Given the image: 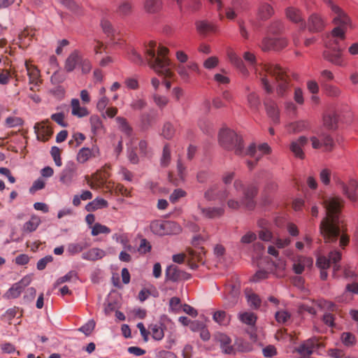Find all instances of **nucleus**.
Instances as JSON below:
<instances>
[{
    "label": "nucleus",
    "instance_id": "nucleus-1",
    "mask_svg": "<svg viewBox=\"0 0 358 358\" xmlns=\"http://www.w3.org/2000/svg\"><path fill=\"white\" fill-rule=\"evenodd\" d=\"M257 194V188L254 185L245 187L242 180L236 179L232 187L210 186L205 192L204 198L208 201H225L231 210H238L243 206L250 210L255 207Z\"/></svg>",
    "mask_w": 358,
    "mask_h": 358
},
{
    "label": "nucleus",
    "instance_id": "nucleus-2",
    "mask_svg": "<svg viewBox=\"0 0 358 358\" xmlns=\"http://www.w3.org/2000/svg\"><path fill=\"white\" fill-rule=\"evenodd\" d=\"M326 216L320 225V231L326 243L336 242L340 236V245L345 247L350 241L345 234V228L340 215L344 205V200L339 196H329L323 199Z\"/></svg>",
    "mask_w": 358,
    "mask_h": 358
},
{
    "label": "nucleus",
    "instance_id": "nucleus-3",
    "mask_svg": "<svg viewBox=\"0 0 358 358\" xmlns=\"http://www.w3.org/2000/svg\"><path fill=\"white\" fill-rule=\"evenodd\" d=\"M257 78L267 94L273 92V86L271 79L275 80V92L280 98H285L291 89V79L285 69L276 64H259L255 68Z\"/></svg>",
    "mask_w": 358,
    "mask_h": 358
},
{
    "label": "nucleus",
    "instance_id": "nucleus-4",
    "mask_svg": "<svg viewBox=\"0 0 358 358\" xmlns=\"http://www.w3.org/2000/svg\"><path fill=\"white\" fill-rule=\"evenodd\" d=\"M324 1L330 6L334 14L333 23L335 24V27L331 31V35L327 36L325 41V47L327 49V50H343V48L338 45V39L344 40L345 38V32L350 26V20L346 13L338 6L334 5L331 0Z\"/></svg>",
    "mask_w": 358,
    "mask_h": 358
},
{
    "label": "nucleus",
    "instance_id": "nucleus-5",
    "mask_svg": "<svg viewBox=\"0 0 358 358\" xmlns=\"http://www.w3.org/2000/svg\"><path fill=\"white\" fill-rule=\"evenodd\" d=\"M157 43L155 41H150L148 46L145 48V58L151 69H152L158 75L166 78H171L173 72L170 68L171 62L166 57L168 48L159 46L156 55L155 48Z\"/></svg>",
    "mask_w": 358,
    "mask_h": 358
},
{
    "label": "nucleus",
    "instance_id": "nucleus-6",
    "mask_svg": "<svg viewBox=\"0 0 358 358\" xmlns=\"http://www.w3.org/2000/svg\"><path fill=\"white\" fill-rule=\"evenodd\" d=\"M219 141L223 148L229 150H234L236 155L255 157L256 152L255 143H251L245 150L242 138L233 130L222 129L219 134Z\"/></svg>",
    "mask_w": 358,
    "mask_h": 358
},
{
    "label": "nucleus",
    "instance_id": "nucleus-7",
    "mask_svg": "<svg viewBox=\"0 0 358 358\" xmlns=\"http://www.w3.org/2000/svg\"><path fill=\"white\" fill-rule=\"evenodd\" d=\"M205 251L203 248L196 249H189L185 253H180L173 255L172 259L178 264L183 263L187 261L191 268H197L198 262H203Z\"/></svg>",
    "mask_w": 358,
    "mask_h": 358
},
{
    "label": "nucleus",
    "instance_id": "nucleus-8",
    "mask_svg": "<svg viewBox=\"0 0 358 358\" xmlns=\"http://www.w3.org/2000/svg\"><path fill=\"white\" fill-rule=\"evenodd\" d=\"M341 259V253L338 250H333L329 252L328 257L320 256L317 259L316 264L321 268L320 278L322 280H326L328 274L326 269L330 266L331 264H334V275L337 271L341 268L340 265L338 262Z\"/></svg>",
    "mask_w": 358,
    "mask_h": 358
},
{
    "label": "nucleus",
    "instance_id": "nucleus-9",
    "mask_svg": "<svg viewBox=\"0 0 358 358\" xmlns=\"http://www.w3.org/2000/svg\"><path fill=\"white\" fill-rule=\"evenodd\" d=\"M76 164L71 162H68L60 173V182L66 186L71 185L76 177Z\"/></svg>",
    "mask_w": 358,
    "mask_h": 358
},
{
    "label": "nucleus",
    "instance_id": "nucleus-10",
    "mask_svg": "<svg viewBox=\"0 0 358 358\" xmlns=\"http://www.w3.org/2000/svg\"><path fill=\"white\" fill-rule=\"evenodd\" d=\"M338 184L342 189L343 194L351 201L355 202L358 201V196L356 192L358 185L356 180L351 179L348 181V184L338 181Z\"/></svg>",
    "mask_w": 358,
    "mask_h": 358
},
{
    "label": "nucleus",
    "instance_id": "nucleus-11",
    "mask_svg": "<svg viewBox=\"0 0 358 358\" xmlns=\"http://www.w3.org/2000/svg\"><path fill=\"white\" fill-rule=\"evenodd\" d=\"M31 280L32 278L31 275L24 276L20 281L13 285V286L8 290L6 292L7 296L11 299L18 297L22 290L31 283Z\"/></svg>",
    "mask_w": 358,
    "mask_h": 358
},
{
    "label": "nucleus",
    "instance_id": "nucleus-12",
    "mask_svg": "<svg viewBox=\"0 0 358 358\" xmlns=\"http://www.w3.org/2000/svg\"><path fill=\"white\" fill-rule=\"evenodd\" d=\"M48 120L35 124L34 129L37 134V138L43 141H48L53 134Z\"/></svg>",
    "mask_w": 358,
    "mask_h": 358
},
{
    "label": "nucleus",
    "instance_id": "nucleus-13",
    "mask_svg": "<svg viewBox=\"0 0 358 358\" xmlns=\"http://www.w3.org/2000/svg\"><path fill=\"white\" fill-rule=\"evenodd\" d=\"M100 155L99 148L96 145H93L92 148H81L76 157L77 161L80 164H84L91 158L98 157Z\"/></svg>",
    "mask_w": 358,
    "mask_h": 358
},
{
    "label": "nucleus",
    "instance_id": "nucleus-14",
    "mask_svg": "<svg viewBox=\"0 0 358 358\" xmlns=\"http://www.w3.org/2000/svg\"><path fill=\"white\" fill-rule=\"evenodd\" d=\"M308 139L307 137L301 136L299 138L291 142L289 149L296 157L301 159H303L305 157L303 148L308 143Z\"/></svg>",
    "mask_w": 358,
    "mask_h": 358
},
{
    "label": "nucleus",
    "instance_id": "nucleus-15",
    "mask_svg": "<svg viewBox=\"0 0 358 358\" xmlns=\"http://www.w3.org/2000/svg\"><path fill=\"white\" fill-rule=\"evenodd\" d=\"M264 106L266 113L272 121L277 124L280 120V110L275 101L271 98H266L264 100Z\"/></svg>",
    "mask_w": 358,
    "mask_h": 358
},
{
    "label": "nucleus",
    "instance_id": "nucleus-16",
    "mask_svg": "<svg viewBox=\"0 0 358 358\" xmlns=\"http://www.w3.org/2000/svg\"><path fill=\"white\" fill-rule=\"evenodd\" d=\"M320 344L316 338H310L304 341L296 349V351L303 357L309 356L320 348Z\"/></svg>",
    "mask_w": 358,
    "mask_h": 358
},
{
    "label": "nucleus",
    "instance_id": "nucleus-17",
    "mask_svg": "<svg viewBox=\"0 0 358 358\" xmlns=\"http://www.w3.org/2000/svg\"><path fill=\"white\" fill-rule=\"evenodd\" d=\"M227 57L230 62L234 64L244 76H248L249 71L243 64V60L238 57L235 52L229 50L227 52Z\"/></svg>",
    "mask_w": 358,
    "mask_h": 358
},
{
    "label": "nucleus",
    "instance_id": "nucleus-18",
    "mask_svg": "<svg viewBox=\"0 0 358 358\" xmlns=\"http://www.w3.org/2000/svg\"><path fill=\"white\" fill-rule=\"evenodd\" d=\"M216 340L220 343V348L224 354L232 355L235 353L234 347L231 345V338L224 334H218Z\"/></svg>",
    "mask_w": 358,
    "mask_h": 358
},
{
    "label": "nucleus",
    "instance_id": "nucleus-19",
    "mask_svg": "<svg viewBox=\"0 0 358 358\" xmlns=\"http://www.w3.org/2000/svg\"><path fill=\"white\" fill-rule=\"evenodd\" d=\"M24 65L29 76V83L38 85L41 83L40 71L36 66L30 64L29 61H26Z\"/></svg>",
    "mask_w": 358,
    "mask_h": 358
},
{
    "label": "nucleus",
    "instance_id": "nucleus-20",
    "mask_svg": "<svg viewBox=\"0 0 358 358\" xmlns=\"http://www.w3.org/2000/svg\"><path fill=\"white\" fill-rule=\"evenodd\" d=\"M243 7L242 0H232L229 6L225 8V15L228 20H234L237 13L241 12Z\"/></svg>",
    "mask_w": 358,
    "mask_h": 358
},
{
    "label": "nucleus",
    "instance_id": "nucleus-21",
    "mask_svg": "<svg viewBox=\"0 0 358 358\" xmlns=\"http://www.w3.org/2000/svg\"><path fill=\"white\" fill-rule=\"evenodd\" d=\"M199 208L202 215L208 219L220 217L224 213V208L223 207L202 208L199 206Z\"/></svg>",
    "mask_w": 358,
    "mask_h": 358
},
{
    "label": "nucleus",
    "instance_id": "nucleus-22",
    "mask_svg": "<svg viewBox=\"0 0 358 358\" xmlns=\"http://www.w3.org/2000/svg\"><path fill=\"white\" fill-rule=\"evenodd\" d=\"M313 260L311 258L299 256L293 264V270L296 274H301L306 266H311Z\"/></svg>",
    "mask_w": 358,
    "mask_h": 358
},
{
    "label": "nucleus",
    "instance_id": "nucleus-23",
    "mask_svg": "<svg viewBox=\"0 0 358 358\" xmlns=\"http://www.w3.org/2000/svg\"><path fill=\"white\" fill-rule=\"evenodd\" d=\"M324 20L318 15L313 14L308 20V29L310 31H320L325 27Z\"/></svg>",
    "mask_w": 358,
    "mask_h": 358
},
{
    "label": "nucleus",
    "instance_id": "nucleus-24",
    "mask_svg": "<svg viewBox=\"0 0 358 358\" xmlns=\"http://www.w3.org/2000/svg\"><path fill=\"white\" fill-rule=\"evenodd\" d=\"M80 59H81V53L77 50H74L66 59L65 70L68 72L73 71L79 64Z\"/></svg>",
    "mask_w": 358,
    "mask_h": 358
},
{
    "label": "nucleus",
    "instance_id": "nucleus-25",
    "mask_svg": "<svg viewBox=\"0 0 358 358\" xmlns=\"http://www.w3.org/2000/svg\"><path fill=\"white\" fill-rule=\"evenodd\" d=\"M71 114L79 118L87 116L90 113L86 107L80 106L78 99H73L71 101Z\"/></svg>",
    "mask_w": 358,
    "mask_h": 358
},
{
    "label": "nucleus",
    "instance_id": "nucleus-26",
    "mask_svg": "<svg viewBox=\"0 0 358 358\" xmlns=\"http://www.w3.org/2000/svg\"><path fill=\"white\" fill-rule=\"evenodd\" d=\"M133 13V3L129 1H121L115 10V13L122 18L131 15Z\"/></svg>",
    "mask_w": 358,
    "mask_h": 358
},
{
    "label": "nucleus",
    "instance_id": "nucleus-27",
    "mask_svg": "<svg viewBox=\"0 0 358 358\" xmlns=\"http://www.w3.org/2000/svg\"><path fill=\"white\" fill-rule=\"evenodd\" d=\"M106 252L98 248H93L82 254V258L88 261H96L102 259Z\"/></svg>",
    "mask_w": 358,
    "mask_h": 358
},
{
    "label": "nucleus",
    "instance_id": "nucleus-28",
    "mask_svg": "<svg viewBox=\"0 0 358 358\" xmlns=\"http://www.w3.org/2000/svg\"><path fill=\"white\" fill-rule=\"evenodd\" d=\"M287 18L295 23H300L302 29H305L306 23L301 16V12L294 8H288L286 10Z\"/></svg>",
    "mask_w": 358,
    "mask_h": 358
},
{
    "label": "nucleus",
    "instance_id": "nucleus-29",
    "mask_svg": "<svg viewBox=\"0 0 358 358\" xmlns=\"http://www.w3.org/2000/svg\"><path fill=\"white\" fill-rule=\"evenodd\" d=\"M196 26L197 31L202 34L218 31V27L215 24L209 23L207 21H198L196 23Z\"/></svg>",
    "mask_w": 358,
    "mask_h": 358
},
{
    "label": "nucleus",
    "instance_id": "nucleus-30",
    "mask_svg": "<svg viewBox=\"0 0 358 358\" xmlns=\"http://www.w3.org/2000/svg\"><path fill=\"white\" fill-rule=\"evenodd\" d=\"M341 52L342 50L338 51H332V50H325L323 52L324 58L329 61V62L341 66L343 63V59L341 57Z\"/></svg>",
    "mask_w": 358,
    "mask_h": 358
},
{
    "label": "nucleus",
    "instance_id": "nucleus-31",
    "mask_svg": "<svg viewBox=\"0 0 358 358\" xmlns=\"http://www.w3.org/2000/svg\"><path fill=\"white\" fill-rule=\"evenodd\" d=\"M338 120L339 117L336 113H327L323 117L324 125L329 129L334 130L338 127Z\"/></svg>",
    "mask_w": 358,
    "mask_h": 358
},
{
    "label": "nucleus",
    "instance_id": "nucleus-32",
    "mask_svg": "<svg viewBox=\"0 0 358 358\" xmlns=\"http://www.w3.org/2000/svg\"><path fill=\"white\" fill-rule=\"evenodd\" d=\"M162 6L161 0H145L143 8L146 13L154 14L159 12Z\"/></svg>",
    "mask_w": 358,
    "mask_h": 358
},
{
    "label": "nucleus",
    "instance_id": "nucleus-33",
    "mask_svg": "<svg viewBox=\"0 0 358 358\" xmlns=\"http://www.w3.org/2000/svg\"><path fill=\"white\" fill-rule=\"evenodd\" d=\"M273 14L272 6L267 3H262L258 8V17L261 20L268 19Z\"/></svg>",
    "mask_w": 358,
    "mask_h": 358
},
{
    "label": "nucleus",
    "instance_id": "nucleus-34",
    "mask_svg": "<svg viewBox=\"0 0 358 358\" xmlns=\"http://www.w3.org/2000/svg\"><path fill=\"white\" fill-rule=\"evenodd\" d=\"M150 227L152 232L156 235H166V221L154 220L150 223Z\"/></svg>",
    "mask_w": 358,
    "mask_h": 358
},
{
    "label": "nucleus",
    "instance_id": "nucleus-35",
    "mask_svg": "<svg viewBox=\"0 0 358 358\" xmlns=\"http://www.w3.org/2000/svg\"><path fill=\"white\" fill-rule=\"evenodd\" d=\"M247 103L252 110L257 112L260 106L259 95L255 92H249L247 95Z\"/></svg>",
    "mask_w": 358,
    "mask_h": 358
},
{
    "label": "nucleus",
    "instance_id": "nucleus-36",
    "mask_svg": "<svg viewBox=\"0 0 358 358\" xmlns=\"http://www.w3.org/2000/svg\"><path fill=\"white\" fill-rule=\"evenodd\" d=\"M88 247L85 241H80L78 243H71L68 244L66 251L71 255H74L83 251Z\"/></svg>",
    "mask_w": 358,
    "mask_h": 358
},
{
    "label": "nucleus",
    "instance_id": "nucleus-37",
    "mask_svg": "<svg viewBox=\"0 0 358 358\" xmlns=\"http://www.w3.org/2000/svg\"><path fill=\"white\" fill-rule=\"evenodd\" d=\"M238 318L242 323L249 326H255L257 322V316L252 312L239 313Z\"/></svg>",
    "mask_w": 358,
    "mask_h": 358
},
{
    "label": "nucleus",
    "instance_id": "nucleus-38",
    "mask_svg": "<svg viewBox=\"0 0 358 358\" xmlns=\"http://www.w3.org/2000/svg\"><path fill=\"white\" fill-rule=\"evenodd\" d=\"M91 131L94 135H97L103 129V125L101 118L97 115H93L90 118Z\"/></svg>",
    "mask_w": 358,
    "mask_h": 358
},
{
    "label": "nucleus",
    "instance_id": "nucleus-39",
    "mask_svg": "<svg viewBox=\"0 0 358 358\" xmlns=\"http://www.w3.org/2000/svg\"><path fill=\"white\" fill-rule=\"evenodd\" d=\"M108 206V202L106 200L101 198H96L92 201L88 203L85 207L87 211L92 212L96 210L106 208Z\"/></svg>",
    "mask_w": 358,
    "mask_h": 358
},
{
    "label": "nucleus",
    "instance_id": "nucleus-40",
    "mask_svg": "<svg viewBox=\"0 0 358 358\" xmlns=\"http://www.w3.org/2000/svg\"><path fill=\"white\" fill-rule=\"evenodd\" d=\"M181 277V272L175 265H171L166 269V278L167 280L176 282Z\"/></svg>",
    "mask_w": 358,
    "mask_h": 358
},
{
    "label": "nucleus",
    "instance_id": "nucleus-41",
    "mask_svg": "<svg viewBox=\"0 0 358 358\" xmlns=\"http://www.w3.org/2000/svg\"><path fill=\"white\" fill-rule=\"evenodd\" d=\"M115 120L118 124L119 129L122 132H124V134H126L128 136L131 134L132 128L129 124L126 118L122 117H117Z\"/></svg>",
    "mask_w": 358,
    "mask_h": 358
},
{
    "label": "nucleus",
    "instance_id": "nucleus-42",
    "mask_svg": "<svg viewBox=\"0 0 358 358\" xmlns=\"http://www.w3.org/2000/svg\"><path fill=\"white\" fill-rule=\"evenodd\" d=\"M213 320L221 325H227L229 322V317L223 310L216 311L213 315Z\"/></svg>",
    "mask_w": 358,
    "mask_h": 358
},
{
    "label": "nucleus",
    "instance_id": "nucleus-43",
    "mask_svg": "<svg viewBox=\"0 0 358 358\" xmlns=\"http://www.w3.org/2000/svg\"><path fill=\"white\" fill-rule=\"evenodd\" d=\"M171 162V150L169 144L164 146L162 156L160 159V164L162 167L169 166Z\"/></svg>",
    "mask_w": 358,
    "mask_h": 358
},
{
    "label": "nucleus",
    "instance_id": "nucleus-44",
    "mask_svg": "<svg viewBox=\"0 0 358 358\" xmlns=\"http://www.w3.org/2000/svg\"><path fill=\"white\" fill-rule=\"evenodd\" d=\"M40 222L41 221L38 217H33L24 224L23 230L26 232H32L37 229Z\"/></svg>",
    "mask_w": 358,
    "mask_h": 358
},
{
    "label": "nucleus",
    "instance_id": "nucleus-45",
    "mask_svg": "<svg viewBox=\"0 0 358 358\" xmlns=\"http://www.w3.org/2000/svg\"><path fill=\"white\" fill-rule=\"evenodd\" d=\"M147 105L145 100L143 98H140L139 96H136L133 99L129 106L131 108L134 110H143Z\"/></svg>",
    "mask_w": 358,
    "mask_h": 358
},
{
    "label": "nucleus",
    "instance_id": "nucleus-46",
    "mask_svg": "<svg viewBox=\"0 0 358 358\" xmlns=\"http://www.w3.org/2000/svg\"><path fill=\"white\" fill-rule=\"evenodd\" d=\"M109 233H110V229L108 227L103 225L100 223H95L92 228L91 232L93 236H98L99 234H108Z\"/></svg>",
    "mask_w": 358,
    "mask_h": 358
},
{
    "label": "nucleus",
    "instance_id": "nucleus-47",
    "mask_svg": "<svg viewBox=\"0 0 358 358\" xmlns=\"http://www.w3.org/2000/svg\"><path fill=\"white\" fill-rule=\"evenodd\" d=\"M166 235L176 234L180 232L181 228L176 222L171 221H166Z\"/></svg>",
    "mask_w": 358,
    "mask_h": 358
},
{
    "label": "nucleus",
    "instance_id": "nucleus-48",
    "mask_svg": "<svg viewBox=\"0 0 358 358\" xmlns=\"http://www.w3.org/2000/svg\"><path fill=\"white\" fill-rule=\"evenodd\" d=\"M275 317L278 323L285 324L289 320L291 315L287 311L281 310L275 313Z\"/></svg>",
    "mask_w": 358,
    "mask_h": 358
},
{
    "label": "nucleus",
    "instance_id": "nucleus-49",
    "mask_svg": "<svg viewBox=\"0 0 358 358\" xmlns=\"http://www.w3.org/2000/svg\"><path fill=\"white\" fill-rule=\"evenodd\" d=\"M175 134V129L173 126L169 123L166 122L164 124L162 135L166 139H171Z\"/></svg>",
    "mask_w": 358,
    "mask_h": 358
},
{
    "label": "nucleus",
    "instance_id": "nucleus-50",
    "mask_svg": "<svg viewBox=\"0 0 358 358\" xmlns=\"http://www.w3.org/2000/svg\"><path fill=\"white\" fill-rule=\"evenodd\" d=\"M101 25L103 31L108 34V36H111L112 40H115V32L111 23L108 20H101Z\"/></svg>",
    "mask_w": 358,
    "mask_h": 358
},
{
    "label": "nucleus",
    "instance_id": "nucleus-51",
    "mask_svg": "<svg viewBox=\"0 0 358 358\" xmlns=\"http://www.w3.org/2000/svg\"><path fill=\"white\" fill-rule=\"evenodd\" d=\"M78 278L77 273L74 271H70L65 275L60 277L56 281V285H61L66 282H69L73 279L76 280Z\"/></svg>",
    "mask_w": 358,
    "mask_h": 358
},
{
    "label": "nucleus",
    "instance_id": "nucleus-52",
    "mask_svg": "<svg viewBox=\"0 0 358 358\" xmlns=\"http://www.w3.org/2000/svg\"><path fill=\"white\" fill-rule=\"evenodd\" d=\"M322 143L324 147L325 151H331L334 146V143L333 138L329 135H322Z\"/></svg>",
    "mask_w": 358,
    "mask_h": 358
},
{
    "label": "nucleus",
    "instance_id": "nucleus-53",
    "mask_svg": "<svg viewBox=\"0 0 358 358\" xmlns=\"http://www.w3.org/2000/svg\"><path fill=\"white\" fill-rule=\"evenodd\" d=\"M219 64V59L215 57H210L203 62V67L206 69L211 70L215 69Z\"/></svg>",
    "mask_w": 358,
    "mask_h": 358
},
{
    "label": "nucleus",
    "instance_id": "nucleus-54",
    "mask_svg": "<svg viewBox=\"0 0 358 358\" xmlns=\"http://www.w3.org/2000/svg\"><path fill=\"white\" fill-rule=\"evenodd\" d=\"M248 302L250 307L257 309L261 305V300L258 295L252 293L248 295Z\"/></svg>",
    "mask_w": 358,
    "mask_h": 358
},
{
    "label": "nucleus",
    "instance_id": "nucleus-55",
    "mask_svg": "<svg viewBox=\"0 0 358 358\" xmlns=\"http://www.w3.org/2000/svg\"><path fill=\"white\" fill-rule=\"evenodd\" d=\"M342 341L344 345L347 346H351L355 344L356 338L355 336L350 332H344L341 336Z\"/></svg>",
    "mask_w": 358,
    "mask_h": 358
},
{
    "label": "nucleus",
    "instance_id": "nucleus-56",
    "mask_svg": "<svg viewBox=\"0 0 358 358\" xmlns=\"http://www.w3.org/2000/svg\"><path fill=\"white\" fill-rule=\"evenodd\" d=\"M50 154L54 159L55 164L57 166H61L62 165V159L60 157V155H61L60 149L57 146H53L51 148Z\"/></svg>",
    "mask_w": 358,
    "mask_h": 358
},
{
    "label": "nucleus",
    "instance_id": "nucleus-57",
    "mask_svg": "<svg viewBox=\"0 0 358 358\" xmlns=\"http://www.w3.org/2000/svg\"><path fill=\"white\" fill-rule=\"evenodd\" d=\"M308 124L304 121H299L289 124V130L293 132H299L306 129Z\"/></svg>",
    "mask_w": 358,
    "mask_h": 358
},
{
    "label": "nucleus",
    "instance_id": "nucleus-58",
    "mask_svg": "<svg viewBox=\"0 0 358 358\" xmlns=\"http://www.w3.org/2000/svg\"><path fill=\"white\" fill-rule=\"evenodd\" d=\"M95 327V322L94 320H90L83 326L78 329V331L83 332L85 335L89 336L91 334Z\"/></svg>",
    "mask_w": 358,
    "mask_h": 358
},
{
    "label": "nucleus",
    "instance_id": "nucleus-59",
    "mask_svg": "<svg viewBox=\"0 0 358 358\" xmlns=\"http://www.w3.org/2000/svg\"><path fill=\"white\" fill-rule=\"evenodd\" d=\"M152 338L160 341L164 338V334L162 328L158 325H153L151 328Z\"/></svg>",
    "mask_w": 358,
    "mask_h": 358
},
{
    "label": "nucleus",
    "instance_id": "nucleus-60",
    "mask_svg": "<svg viewBox=\"0 0 358 358\" xmlns=\"http://www.w3.org/2000/svg\"><path fill=\"white\" fill-rule=\"evenodd\" d=\"M109 103V99L107 96H101L99 98L96 103V109L101 113L107 108V106Z\"/></svg>",
    "mask_w": 358,
    "mask_h": 358
},
{
    "label": "nucleus",
    "instance_id": "nucleus-61",
    "mask_svg": "<svg viewBox=\"0 0 358 358\" xmlns=\"http://www.w3.org/2000/svg\"><path fill=\"white\" fill-rule=\"evenodd\" d=\"M273 42V50H280L287 45V41L283 38H271Z\"/></svg>",
    "mask_w": 358,
    "mask_h": 358
},
{
    "label": "nucleus",
    "instance_id": "nucleus-62",
    "mask_svg": "<svg viewBox=\"0 0 358 358\" xmlns=\"http://www.w3.org/2000/svg\"><path fill=\"white\" fill-rule=\"evenodd\" d=\"M62 5L75 13H79L80 6L73 0H60Z\"/></svg>",
    "mask_w": 358,
    "mask_h": 358
},
{
    "label": "nucleus",
    "instance_id": "nucleus-63",
    "mask_svg": "<svg viewBox=\"0 0 358 358\" xmlns=\"http://www.w3.org/2000/svg\"><path fill=\"white\" fill-rule=\"evenodd\" d=\"M129 59L137 64H143V57L134 49H131L129 52Z\"/></svg>",
    "mask_w": 358,
    "mask_h": 358
},
{
    "label": "nucleus",
    "instance_id": "nucleus-64",
    "mask_svg": "<svg viewBox=\"0 0 358 358\" xmlns=\"http://www.w3.org/2000/svg\"><path fill=\"white\" fill-rule=\"evenodd\" d=\"M185 195H186V192L184 190H182L181 189H176L170 195L169 199L172 203H176L180 198L184 197Z\"/></svg>",
    "mask_w": 358,
    "mask_h": 358
}]
</instances>
